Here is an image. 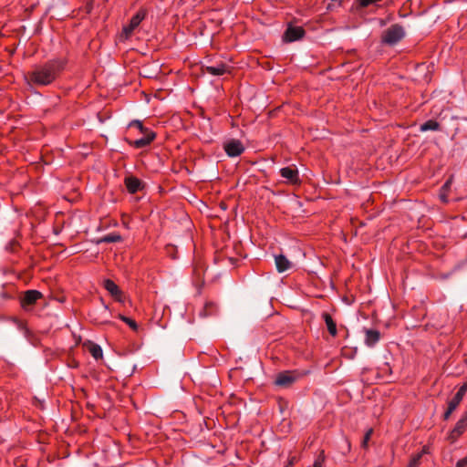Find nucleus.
Listing matches in <instances>:
<instances>
[{"label": "nucleus", "instance_id": "nucleus-1", "mask_svg": "<svg viewBox=\"0 0 467 467\" xmlns=\"http://www.w3.org/2000/svg\"><path fill=\"white\" fill-rule=\"evenodd\" d=\"M67 65V59L57 57L48 60L43 65L36 66L28 73V80L36 86L50 85L57 76L64 70Z\"/></svg>", "mask_w": 467, "mask_h": 467}, {"label": "nucleus", "instance_id": "nucleus-2", "mask_svg": "<svg viewBox=\"0 0 467 467\" xmlns=\"http://www.w3.org/2000/svg\"><path fill=\"white\" fill-rule=\"evenodd\" d=\"M405 36V30L402 26L394 24L384 31L381 42L389 46H394Z\"/></svg>", "mask_w": 467, "mask_h": 467}, {"label": "nucleus", "instance_id": "nucleus-3", "mask_svg": "<svg viewBox=\"0 0 467 467\" xmlns=\"http://www.w3.org/2000/svg\"><path fill=\"white\" fill-rule=\"evenodd\" d=\"M467 392V381L464 382L460 389H458L457 393L454 395V397L448 402V409L444 412L443 418L444 420H448L451 413L457 409V407L460 405L461 401L462 400L465 393Z\"/></svg>", "mask_w": 467, "mask_h": 467}, {"label": "nucleus", "instance_id": "nucleus-4", "mask_svg": "<svg viewBox=\"0 0 467 467\" xmlns=\"http://www.w3.org/2000/svg\"><path fill=\"white\" fill-rule=\"evenodd\" d=\"M223 150L229 157L240 156L245 150L242 141L231 139L223 143Z\"/></svg>", "mask_w": 467, "mask_h": 467}, {"label": "nucleus", "instance_id": "nucleus-5", "mask_svg": "<svg viewBox=\"0 0 467 467\" xmlns=\"http://www.w3.org/2000/svg\"><path fill=\"white\" fill-rule=\"evenodd\" d=\"M145 16H146L145 11L140 10L131 17L129 25L125 26L122 29V34L124 35L125 38H129L132 35L135 28L145 18Z\"/></svg>", "mask_w": 467, "mask_h": 467}, {"label": "nucleus", "instance_id": "nucleus-6", "mask_svg": "<svg viewBox=\"0 0 467 467\" xmlns=\"http://www.w3.org/2000/svg\"><path fill=\"white\" fill-rule=\"evenodd\" d=\"M305 35V30L302 26H289L283 36L285 42H294L301 39Z\"/></svg>", "mask_w": 467, "mask_h": 467}, {"label": "nucleus", "instance_id": "nucleus-7", "mask_svg": "<svg viewBox=\"0 0 467 467\" xmlns=\"http://www.w3.org/2000/svg\"><path fill=\"white\" fill-rule=\"evenodd\" d=\"M204 71L212 76H222L231 72V67L222 61L204 67Z\"/></svg>", "mask_w": 467, "mask_h": 467}, {"label": "nucleus", "instance_id": "nucleus-8", "mask_svg": "<svg viewBox=\"0 0 467 467\" xmlns=\"http://www.w3.org/2000/svg\"><path fill=\"white\" fill-rule=\"evenodd\" d=\"M280 175L286 182L296 184L300 182L298 171L295 167H284L280 169Z\"/></svg>", "mask_w": 467, "mask_h": 467}, {"label": "nucleus", "instance_id": "nucleus-9", "mask_svg": "<svg viewBox=\"0 0 467 467\" xmlns=\"http://www.w3.org/2000/svg\"><path fill=\"white\" fill-rule=\"evenodd\" d=\"M467 429V410L462 414L461 419L456 422L455 427L450 433V439L454 441Z\"/></svg>", "mask_w": 467, "mask_h": 467}, {"label": "nucleus", "instance_id": "nucleus-10", "mask_svg": "<svg viewBox=\"0 0 467 467\" xmlns=\"http://www.w3.org/2000/svg\"><path fill=\"white\" fill-rule=\"evenodd\" d=\"M296 380V377L290 371L279 373L275 380V385L287 388Z\"/></svg>", "mask_w": 467, "mask_h": 467}, {"label": "nucleus", "instance_id": "nucleus-11", "mask_svg": "<svg viewBox=\"0 0 467 467\" xmlns=\"http://www.w3.org/2000/svg\"><path fill=\"white\" fill-rule=\"evenodd\" d=\"M142 134L143 136L140 139L130 141V144L136 149H141L150 145L156 137V134L153 131H147L146 133Z\"/></svg>", "mask_w": 467, "mask_h": 467}, {"label": "nucleus", "instance_id": "nucleus-12", "mask_svg": "<svg viewBox=\"0 0 467 467\" xmlns=\"http://www.w3.org/2000/svg\"><path fill=\"white\" fill-rule=\"evenodd\" d=\"M41 297L42 294L39 291L27 290L22 299V306L25 307L26 306L33 305Z\"/></svg>", "mask_w": 467, "mask_h": 467}, {"label": "nucleus", "instance_id": "nucleus-13", "mask_svg": "<svg viewBox=\"0 0 467 467\" xmlns=\"http://www.w3.org/2000/svg\"><path fill=\"white\" fill-rule=\"evenodd\" d=\"M105 289L118 301H121V291L119 286L110 279H106L104 281Z\"/></svg>", "mask_w": 467, "mask_h": 467}, {"label": "nucleus", "instance_id": "nucleus-14", "mask_svg": "<svg viewBox=\"0 0 467 467\" xmlns=\"http://www.w3.org/2000/svg\"><path fill=\"white\" fill-rule=\"evenodd\" d=\"M365 343L368 347H374L380 339V333L376 329L365 330Z\"/></svg>", "mask_w": 467, "mask_h": 467}, {"label": "nucleus", "instance_id": "nucleus-15", "mask_svg": "<svg viewBox=\"0 0 467 467\" xmlns=\"http://www.w3.org/2000/svg\"><path fill=\"white\" fill-rule=\"evenodd\" d=\"M275 262L279 273L288 270L292 265L291 262L283 254L275 255Z\"/></svg>", "mask_w": 467, "mask_h": 467}, {"label": "nucleus", "instance_id": "nucleus-16", "mask_svg": "<svg viewBox=\"0 0 467 467\" xmlns=\"http://www.w3.org/2000/svg\"><path fill=\"white\" fill-rule=\"evenodd\" d=\"M125 185L130 193H136L140 190L141 182L136 177H127Z\"/></svg>", "mask_w": 467, "mask_h": 467}, {"label": "nucleus", "instance_id": "nucleus-17", "mask_svg": "<svg viewBox=\"0 0 467 467\" xmlns=\"http://www.w3.org/2000/svg\"><path fill=\"white\" fill-rule=\"evenodd\" d=\"M322 318L324 319V321L327 325L329 334L332 337H336L337 334V325H336V322L333 320L332 317L328 313L324 312L322 314Z\"/></svg>", "mask_w": 467, "mask_h": 467}, {"label": "nucleus", "instance_id": "nucleus-18", "mask_svg": "<svg viewBox=\"0 0 467 467\" xmlns=\"http://www.w3.org/2000/svg\"><path fill=\"white\" fill-rule=\"evenodd\" d=\"M440 123L437 120L434 119H429L423 124L420 125V130L424 132L428 130H440Z\"/></svg>", "mask_w": 467, "mask_h": 467}, {"label": "nucleus", "instance_id": "nucleus-19", "mask_svg": "<svg viewBox=\"0 0 467 467\" xmlns=\"http://www.w3.org/2000/svg\"><path fill=\"white\" fill-rule=\"evenodd\" d=\"M217 311V306L213 302H208L205 304L202 311H201L200 315L202 317H209L214 315Z\"/></svg>", "mask_w": 467, "mask_h": 467}, {"label": "nucleus", "instance_id": "nucleus-20", "mask_svg": "<svg viewBox=\"0 0 467 467\" xmlns=\"http://www.w3.org/2000/svg\"><path fill=\"white\" fill-rule=\"evenodd\" d=\"M88 350L90 355L97 360L101 358L103 356L102 348L98 344H91L90 347L88 348Z\"/></svg>", "mask_w": 467, "mask_h": 467}, {"label": "nucleus", "instance_id": "nucleus-21", "mask_svg": "<svg viewBox=\"0 0 467 467\" xmlns=\"http://www.w3.org/2000/svg\"><path fill=\"white\" fill-rule=\"evenodd\" d=\"M122 240V237L119 234H109L103 236L99 243H119Z\"/></svg>", "mask_w": 467, "mask_h": 467}, {"label": "nucleus", "instance_id": "nucleus-22", "mask_svg": "<svg viewBox=\"0 0 467 467\" xmlns=\"http://www.w3.org/2000/svg\"><path fill=\"white\" fill-rule=\"evenodd\" d=\"M119 318L120 320H122L123 322H125L133 331H138V328H139V326L137 324V322L132 319V318H130L126 316H123L121 314L119 315Z\"/></svg>", "mask_w": 467, "mask_h": 467}, {"label": "nucleus", "instance_id": "nucleus-23", "mask_svg": "<svg viewBox=\"0 0 467 467\" xmlns=\"http://www.w3.org/2000/svg\"><path fill=\"white\" fill-rule=\"evenodd\" d=\"M129 127H135L137 128L141 133H146L147 131H151L150 130H149L148 128L144 127L142 122L140 120H138V119H135V120H132L130 124H129Z\"/></svg>", "mask_w": 467, "mask_h": 467}, {"label": "nucleus", "instance_id": "nucleus-24", "mask_svg": "<svg viewBox=\"0 0 467 467\" xmlns=\"http://www.w3.org/2000/svg\"><path fill=\"white\" fill-rule=\"evenodd\" d=\"M420 459H421V453H416L410 459V461L408 464V467H419Z\"/></svg>", "mask_w": 467, "mask_h": 467}, {"label": "nucleus", "instance_id": "nucleus-25", "mask_svg": "<svg viewBox=\"0 0 467 467\" xmlns=\"http://www.w3.org/2000/svg\"><path fill=\"white\" fill-rule=\"evenodd\" d=\"M325 462V454L324 451H321L320 454L316 458L312 467H323Z\"/></svg>", "mask_w": 467, "mask_h": 467}, {"label": "nucleus", "instance_id": "nucleus-26", "mask_svg": "<svg viewBox=\"0 0 467 467\" xmlns=\"http://www.w3.org/2000/svg\"><path fill=\"white\" fill-rule=\"evenodd\" d=\"M372 433H373V430H372V429H368V430L366 431V433H365V435H364V438H363V441H362V443H361V446H362L363 448H365V449H366V448L368 447V441H369V440H370V438H371Z\"/></svg>", "mask_w": 467, "mask_h": 467}, {"label": "nucleus", "instance_id": "nucleus-27", "mask_svg": "<svg viewBox=\"0 0 467 467\" xmlns=\"http://www.w3.org/2000/svg\"><path fill=\"white\" fill-rule=\"evenodd\" d=\"M16 323L18 328L20 330L24 331L25 335H27L29 333L27 327H26V325L23 322H21L19 320H16Z\"/></svg>", "mask_w": 467, "mask_h": 467}, {"label": "nucleus", "instance_id": "nucleus-28", "mask_svg": "<svg viewBox=\"0 0 467 467\" xmlns=\"http://www.w3.org/2000/svg\"><path fill=\"white\" fill-rule=\"evenodd\" d=\"M456 467H467V455L457 462Z\"/></svg>", "mask_w": 467, "mask_h": 467}, {"label": "nucleus", "instance_id": "nucleus-29", "mask_svg": "<svg viewBox=\"0 0 467 467\" xmlns=\"http://www.w3.org/2000/svg\"><path fill=\"white\" fill-rule=\"evenodd\" d=\"M446 192H447L446 191H441V192L440 194V198L443 202H448V198H447Z\"/></svg>", "mask_w": 467, "mask_h": 467}, {"label": "nucleus", "instance_id": "nucleus-30", "mask_svg": "<svg viewBox=\"0 0 467 467\" xmlns=\"http://www.w3.org/2000/svg\"><path fill=\"white\" fill-rule=\"evenodd\" d=\"M451 180H448L444 184L443 186L441 187V191H448L450 186H451Z\"/></svg>", "mask_w": 467, "mask_h": 467}, {"label": "nucleus", "instance_id": "nucleus-31", "mask_svg": "<svg viewBox=\"0 0 467 467\" xmlns=\"http://www.w3.org/2000/svg\"><path fill=\"white\" fill-rule=\"evenodd\" d=\"M296 462V457H291L289 460H288V463L285 467H292L294 465Z\"/></svg>", "mask_w": 467, "mask_h": 467}, {"label": "nucleus", "instance_id": "nucleus-32", "mask_svg": "<svg viewBox=\"0 0 467 467\" xmlns=\"http://www.w3.org/2000/svg\"><path fill=\"white\" fill-rule=\"evenodd\" d=\"M427 452H428V448H427L426 446H424V447L422 448V451H421L420 453H421V456H422L423 454H425V453H427Z\"/></svg>", "mask_w": 467, "mask_h": 467}, {"label": "nucleus", "instance_id": "nucleus-33", "mask_svg": "<svg viewBox=\"0 0 467 467\" xmlns=\"http://www.w3.org/2000/svg\"><path fill=\"white\" fill-rule=\"evenodd\" d=\"M347 442V445H348V450L349 451L350 450V443L348 442V441H346Z\"/></svg>", "mask_w": 467, "mask_h": 467}, {"label": "nucleus", "instance_id": "nucleus-34", "mask_svg": "<svg viewBox=\"0 0 467 467\" xmlns=\"http://www.w3.org/2000/svg\"><path fill=\"white\" fill-rule=\"evenodd\" d=\"M108 311V307L105 306L104 312L106 313Z\"/></svg>", "mask_w": 467, "mask_h": 467}, {"label": "nucleus", "instance_id": "nucleus-35", "mask_svg": "<svg viewBox=\"0 0 467 467\" xmlns=\"http://www.w3.org/2000/svg\"><path fill=\"white\" fill-rule=\"evenodd\" d=\"M106 322H107L106 320L99 321V323H106Z\"/></svg>", "mask_w": 467, "mask_h": 467}]
</instances>
